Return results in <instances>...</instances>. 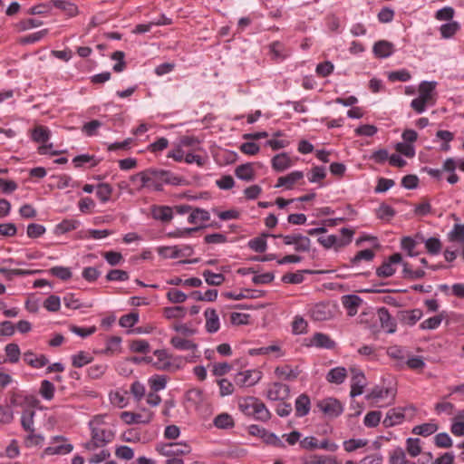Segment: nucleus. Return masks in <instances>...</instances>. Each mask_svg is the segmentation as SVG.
Returning a JSON list of instances; mask_svg holds the SVG:
<instances>
[{"label":"nucleus","instance_id":"obj_35","mask_svg":"<svg viewBox=\"0 0 464 464\" xmlns=\"http://www.w3.org/2000/svg\"><path fill=\"white\" fill-rule=\"evenodd\" d=\"M460 28L458 22L452 21L440 26V31L443 38L452 37Z\"/></svg>","mask_w":464,"mask_h":464},{"label":"nucleus","instance_id":"obj_47","mask_svg":"<svg viewBox=\"0 0 464 464\" xmlns=\"http://www.w3.org/2000/svg\"><path fill=\"white\" fill-rule=\"evenodd\" d=\"M425 247L429 254L437 255L440 252L441 242L437 237H430L425 241Z\"/></svg>","mask_w":464,"mask_h":464},{"label":"nucleus","instance_id":"obj_11","mask_svg":"<svg viewBox=\"0 0 464 464\" xmlns=\"http://www.w3.org/2000/svg\"><path fill=\"white\" fill-rule=\"evenodd\" d=\"M161 451L166 456L185 455L190 452V447L184 443H169L162 447Z\"/></svg>","mask_w":464,"mask_h":464},{"label":"nucleus","instance_id":"obj_37","mask_svg":"<svg viewBox=\"0 0 464 464\" xmlns=\"http://www.w3.org/2000/svg\"><path fill=\"white\" fill-rule=\"evenodd\" d=\"M92 361V357L85 352H80L72 356V364L73 367L81 368Z\"/></svg>","mask_w":464,"mask_h":464},{"label":"nucleus","instance_id":"obj_25","mask_svg":"<svg viewBox=\"0 0 464 464\" xmlns=\"http://www.w3.org/2000/svg\"><path fill=\"white\" fill-rule=\"evenodd\" d=\"M300 370L296 367L295 369H291L288 365H285L283 367H276L275 370V373L281 378L285 380H295L299 373Z\"/></svg>","mask_w":464,"mask_h":464},{"label":"nucleus","instance_id":"obj_19","mask_svg":"<svg viewBox=\"0 0 464 464\" xmlns=\"http://www.w3.org/2000/svg\"><path fill=\"white\" fill-rule=\"evenodd\" d=\"M236 176L245 181L255 179V170L251 163L241 164L235 169Z\"/></svg>","mask_w":464,"mask_h":464},{"label":"nucleus","instance_id":"obj_40","mask_svg":"<svg viewBox=\"0 0 464 464\" xmlns=\"http://www.w3.org/2000/svg\"><path fill=\"white\" fill-rule=\"evenodd\" d=\"M448 237L451 242L464 244V229L461 224H455L453 229L449 233Z\"/></svg>","mask_w":464,"mask_h":464},{"label":"nucleus","instance_id":"obj_61","mask_svg":"<svg viewBox=\"0 0 464 464\" xmlns=\"http://www.w3.org/2000/svg\"><path fill=\"white\" fill-rule=\"evenodd\" d=\"M442 319V314H438L433 317H430L420 324V328L429 330L436 329L441 324Z\"/></svg>","mask_w":464,"mask_h":464},{"label":"nucleus","instance_id":"obj_52","mask_svg":"<svg viewBox=\"0 0 464 464\" xmlns=\"http://www.w3.org/2000/svg\"><path fill=\"white\" fill-rule=\"evenodd\" d=\"M375 254L372 249L359 251L352 259V265H357L361 260L372 261Z\"/></svg>","mask_w":464,"mask_h":464},{"label":"nucleus","instance_id":"obj_27","mask_svg":"<svg viewBox=\"0 0 464 464\" xmlns=\"http://www.w3.org/2000/svg\"><path fill=\"white\" fill-rule=\"evenodd\" d=\"M422 316V311L420 309H413L410 311H404L401 313V320L409 324H415Z\"/></svg>","mask_w":464,"mask_h":464},{"label":"nucleus","instance_id":"obj_26","mask_svg":"<svg viewBox=\"0 0 464 464\" xmlns=\"http://www.w3.org/2000/svg\"><path fill=\"white\" fill-rule=\"evenodd\" d=\"M50 4L64 11L69 16H75L78 14V8L72 3L64 0H53Z\"/></svg>","mask_w":464,"mask_h":464},{"label":"nucleus","instance_id":"obj_55","mask_svg":"<svg viewBox=\"0 0 464 464\" xmlns=\"http://www.w3.org/2000/svg\"><path fill=\"white\" fill-rule=\"evenodd\" d=\"M420 439L409 438L407 440V451L411 457H416L421 452Z\"/></svg>","mask_w":464,"mask_h":464},{"label":"nucleus","instance_id":"obj_6","mask_svg":"<svg viewBox=\"0 0 464 464\" xmlns=\"http://www.w3.org/2000/svg\"><path fill=\"white\" fill-rule=\"evenodd\" d=\"M160 255L165 258H178L180 256H190L193 249L190 246H184L182 248L178 246H163L160 248Z\"/></svg>","mask_w":464,"mask_h":464},{"label":"nucleus","instance_id":"obj_15","mask_svg":"<svg viewBox=\"0 0 464 464\" xmlns=\"http://www.w3.org/2000/svg\"><path fill=\"white\" fill-rule=\"evenodd\" d=\"M206 330L208 333L213 334L219 329V318L215 309H207L205 311Z\"/></svg>","mask_w":464,"mask_h":464},{"label":"nucleus","instance_id":"obj_16","mask_svg":"<svg viewBox=\"0 0 464 464\" xmlns=\"http://www.w3.org/2000/svg\"><path fill=\"white\" fill-rule=\"evenodd\" d=\"M292 165V161L286 153H280L272 159V167L277 172H282Z\"/></svg>","mask_w":464,"mask_h":464},{"label":"nucleus","instance_id":"obj_38","mask_svg":"<svg viewBox=\"0 0 464 464\" xmlns=\"http://www.w3.org/2000/svg\"><path fill=\"white\" fill-rule=\"evenodd\" d=\"M54 385L48 380H44L41 382L40 394L45 400H52L54 395Z\"/></svg>","mask_w":464,"mask_h":464},{"label":"nucleus","instance_id":"obj_24","mask_svg":"<svg viewBox=\"0 0 464 464\" xmlns=\"http://www.w3.org/2000/svg\"><path fill=\"white\" fill-rule=\"evenodd\" d=\"M202 276H203L206 283L208 285H213V286L221 285L226 279V277L223 274H221V273L216 274L210 270L203 271Z\"/></svg>","mask_w":464,"mask_h":464},{"label":"nucleus","instance_id":"obj_46","mask_svg":"<svg viewBox=\"0 0 464 464\" xmlns=\"http://www.w3.org/2000/svg\"><path fill=\"white\" fill-rule=\"evenodd\" d=\"M49 272L53 276L60 278L61 280H63V281L70 279L72 276L70 268L64 267V266H53L49 270Z\"/></svg>","mask_w":464,"mask_h":464},{"label":"nucleus","instance_id":"obj_8","mask_svg":"<svg viewBox=\"0 0 464 464\" xmlns=\"http://www.w3.org/2000/svg\"><path fill=\"white\" fill-rule=\"evenodd\" d=\"M152 417L153 413L151 411H148L146 415L131 411H122L121 413V419L127 424H148L152 420Z\"/></svg>","mask_w":464,"mask_h":464},{"label":"nucleus","instance_id":"obj_32","mask_svg":"<svg viewBox=\"0 0 464 464\" xmlns=\"http://www.w3.org/2000/svg\"><path fill=\"white\" fill-rule=\"evenodd\" d=\"M35 412L32 410H26L23 412L21 418V425L23 429L28 432H34V417Z\"/></svg>","mask_w":464,"mask_h":464},{"label":"nucleus","instance_id":"obj_18","mask_svg":"<svg viewBox=\"0 0 464 464\" xmlns=\"http://www.w3.org/2000/svg\"><path fill=\"white\" fill-rule=\"evenodd\" d=\"M347 377V371L344 367H335L330 370L326 375V380L330 383L341 384Z\"/></svg>","mask_w":464,"mask_h":464},{"label":"nucleus","instance_id":"obj_12","mask_svg":"<svg viewBox=\"0 0 464 464\" xmlns=\"http://www.w3.org/2000/svg\"><path fill=\"white\" fill-rule=\"evenodd\" d=\"M394 45L386 40H380L373 45L372 52L378 58H387L393 53Z\"/></svg>","mask_w":464,"mask_h":464},{"label":"nucleus","instance_id":"obj_14","mask_svg":"<svg viewBox=\"0 0 464 464\" xmlns=\"http://www.w3.org/2000/svg\"><path fill=\"white\" fill-rule=\"evenodd\" d=\"M24 361L34 368H42L45 366L49 360L44 354H35L31 351H27L24 353Z\"/></svg>","mask_w":464,"mask_h":464},{"label":"nucleus","instance_id":"obj_28","mask_svg":"<svg viewBox=\"0 0 464 464\" xmlns=\"http://www.w3.org/2000/svg\"><path fill=\"white\" fill-rule=\"evenodd\" d=\"M269 236L270 235L264 233L260 237L251 239L248 242V246L257 253H264L267 247L266 237Z\"/></svg>","mask_w":464,"mask_h":464},{"label":"nucleus","instance_id":"obj_9","mask_svg":"<svg viewBox=\"0 0 464 464\" xmlns=\"http://www.w3.org/2000/svg\"><path fill=\"white\" fill-rule=\"evenodd\" d=\"M377 315L381 324V327L388 334H393L396 331V323L392 318L389 311L385 307L379 308Z\"/></svg>","mask_w":464,"mask_h":464},{"label":"nucleus","instance_id":"obj_45","mask_svg":"<svg viewBox=\"0 0 464 464\" xmlns=\"http://www.w3.org/2000/svg\"><path fill=\"white\" fill-rule=\"evenodd\" d=\"M149 382L152 392H157L165 388L167 377L165 375H156L150 378Z\"/></svg>","mask_w":464,"mask_h":464},{"label":"nucleus","instance_id":"obj_49","mask_svg":"<svg viewBox=\"0 0 464 464\" xmlns=\"http://www.w3.org/2000/svg\"><path fill=\"white\" fill-rule=\"evenodd\" d=\"M326 176L325 168L322 166L314 167L308 174L310 182H317L324 179Z\"/></svg>","mask_w":464,"mask_h":464},{"label":"nucleus","instance_id":"obj_29","mask_svg":"<svg viewBox=\"0 0 464 464\" xmlns=\"http://www.w3.org/2000/svg\"><path fill=\"white\" fill-rule=\"evenodd\" d=\"M210 215L208 211L202 208H195L188 216V222L190 224H198V222L208 221Z\"/></svg>","mask_w":464,"mask_h":464},{"label":"nucleus","instance_id":"obj_64","mask_svg":"<svg viewBox=\"0 0 464 464\" xmlns=\"http://www.w3.org/2000/svg\"><path fill=\"white\" fill-rule=\"evenodd\" d=\"M307 322L303 318L296 316L292 324L293 333L295 334H304L306 331Z\"/></svg>","mask_w":464,"mask_h":464},{"label":"nucleus","instance_id":"obj_51","mask_svg":"<svg viewBox=\"0 0 464 464\" xmlns=\"http://www.w3.org/2000/svg\"><path fill=\"white\" fill-rule=\"evenodd\" d=\"M5 353L9 361L13 363L17 362L20 357V349L16 343H8L5 348Z\"/></svg>","mask_w":464,"mask_h":464},{"label":"nucleus","instance_id":"obj_36","mask_svg":"<svg viewBox=\"0 0 464 464\" xmlns=\"http://www.w3.org/2000/svg\"><path fill=\"white\" fill-rule=\"evenodd\" d=\"M112 193V188L108 183H100L96 188V196L102 202H107Z\"/></svg>","mask_w":464,"mask_h":464},{"label":"nucleus","instance_id":"obj_54","mask_svg":"<svg viewBox=\"0 0 464 464\" xmlns=\"http://www.w3.org/2000/svg\"><path fill=\"white\" fill-rule=\"evenodd\" d=\"M366 386L365 378L361 379H352V384H351V392L350 395L351 397H355L358 395H361L363 392V388Z\"/></svg>","mask_w":464,"mask_h":464},{"label":"nucleus","instance_id":"obj_48","mask_svg":"<svg viewBox=\"0 0 464 464\" xmlns=\"http://www.w3.org/2000/svg\"><path fill=\"white\" fill-rule=\"evenodd\" d=\"M61 306L60 297L54 295L48 296L44 302V307L50 312L59 311Z\"/></svg>","mask_w":464,"mask_h":464},{"label":"nucleus","instance_id":"obj_50","mask_svg":"<svg viewBox=\"0 0 464 464\" xmlns=\"http://www.w3.org/2000/svg\"><path fill=\"white\" fill-rule=\"evenodd\" d=\"M139 321V314L132 312L128 314H124L120 318L119 324L121 327H131Z\"/></svg>","mask_w":464,"mask_h":464},{"label":"nucleus","instance_id":"obj_1","mask_svg":"<svg viewBox=\"0 0 464 464\" xmlns=\"http://www.w3.org/2000/svg\"><path fill=\"white\" fill-rule=\"evenodd\" d=\"M240 408L246 414H251L261 421H266L271 418V413L265 403L256 397L247 398L244 403L240 404Z\"/></svg>","mask_w":464,"mask_h":464},{"label":"nucleus","instance_id":"obj_56","mask_svg":"<svg viewBox=\"0 0 464 464\" xmlns=\"http://www.w3.org/2000/svg\"><path fill=\"white\" fill-rule=\"evenodd\" d=\"M125 53L121 51H116L111 54V59L118 61L116 64L113 66V71L116 72H122L126 67V63L124 61Z\"/></svg>","mask_w":464,"mask_h":464},{"label":"nucleus","instance_id":"obj_3","mask_svg":"<svg viewBox=\"0 0 464 464\" xmlns=\"http://www.w3.org/2000/svg\"><path fill=\"white\" fill-rule=\"evenodd\" d=\"M317 408L327 417L336 418L343 411V404L335 398L329 397L319 401Z\"/></svg>","mask_w":464,"mask_h":464},{"label":"nucleus","instance_id":"obj_43","mask_svg":"<svg viewBox=\"0 0 464 464\" xmlns=\"http://www.w3.org/2000/svg\"><path fill=\"white\" fill-rule=\"evenodd\" d=\"M381 418H382L381 411H370L364 417V420H363L364 425L366 427H370V428L376 427L380 423Z\"/></svg>","mask_w":464,"mask_h":464},{"label":"nucleus","instance_id":"obj_20","mask_svg":"<svg viewBox=\"0 0 464 464\" xmlns=\"http://www.w3.org/2000/svg\"><path fill=\"white\" fill-rule=\"evenodd\" d=\"M362 300L355 295H348L343 296V304L348 310L350 316L354 315L357 313V308L362 304Z\"/></svg>","mask_w":464,"mask_h":464},{"label":"nucleus","instance_id":"obj_39","mask_svg":"<svg viewBox=\"0 0 464 464\" xmlns=\"http://www.w3.org/2000/svg\"><path fill=\"white\" fill-rule=\"evenodd\" d=\"M295 250L297 252H308L311 247V240L309 237L298 234V237L294 243Z\"/></svg>","mask_w":464,"mask_h":464},{"label":"nucleus","instance_id":"obj_34","mask_svg":"<svg viewBox=\"0 0 464 464\" xmlns=\"http://www.w3.org/2000/svg\"><path fill=\"white\" fill-rule=\"evenodd\" d=\"M438 430V425L435 423H424L415 426L412 432L417 435L430 436Z\"/></svg>","mask_w":464,"mask_h":464},{"label":"nucleus","instance_id":"obj_31","mask_svg":"<svg viewBox=\"0 0 464 464\" xmlns=\"http://www.w3.org/2000/svg\"><path fill=\"white\" fill-rule=\"evenodd\" d=\"M214 425L218 429H229L234 427V420L228 413H221L214 419Z\"/></svg>","mask_w":464,"mask_h":464},{"label":"nucleus","instance_id":"obj_41","mask_svg":"<svg viewBox=\"0 0 464 464\" xmlns=\"http://www.w3.org/2000/svg\"><path fill=\"white\" fill-rule=\"evenodd\" d=\"M186 314V308L184 306L166 307L164 309V315L168 319L182 318Z\"/></svg>","mask_w":464,"mask_h":464},{"label":"nucleus","instance_id":"obj_4","mask_svg":"<svg viewBox=\"0 0 464 464\" xmlns=\"http://www.w3.org/2000/svg\"><path fill=\"white\" fill-rule=\"evenodd\" d=\"M261 372L256 370H247L238 372L235 376V383L239 387H250L257 383L261 379Z\"/></svg>","mask_w":464,"mask_h":464},{"label":"nucleus","instance_id":"obj_53","mask_svg":"<svg viewBox=\"0 0 464 464\" xmlns=\"http://www.w3.org/2000/svg\"><path fill=\"white\" fill-rule=\"evenodd\" d=\"M368 443V441L366 440H362V439H358V440H355V439H351L349 440H345L343 442V447H344V450L348 452H352V451H354L356 450L357 449H360V448H362L364 446H366Z\"/></svg>","mask_w":464,"mask_h":464},{"label":"nucleus","instance_id":"obj_44","mask_svg":"<svg viewBox=\"0 0 464 464\" xmlns=\"http://www.w3.org/2000/svg\"><path fill=\"white\" fill-rule=\"evenodd\" d=\"M376 215L380 219L389 220L395 215V210L392 207L382 203L376 210Z\"/></svg>","mask_w":464,"mask_h":464},{"label":"nucleus","instance_id":"obj_30","mask_svg":"<svg viewBox=\"0 0 464 464\" xmlns=\"http://www.w3.org/2000/svg\"><path fill=\"white\" fill-rule=\"evenodd\" d=\"M50 138V130L42 125L36 126L32 133V139L38 143H45Z\"/></svg>","mask_w":464,"mask_h":464},{"label":"nucleus","instance_id":"obj_42","mask_svg":"<svg viewBox=\"0 0 464 464\" xmlns=\"http://www.w3.org/2000/svg\"><path fill=\"white\" fill-rule=\"evenodd\" d=\"M73 447L72 444H62L59 446H50L44 450V453L48 455L53 454H67L72 450Z\"/></svg>","mask_w":464,"mask_h":464},{"label":"nucleus","instance_id":"obj_60","mask_svg":"<svg viewBox=\"0 0 464 464\" xmlns=\"http://www.w3.org/2000/svg\"><path fill=\"white\" fill-rule=\"evenodd\" d=\"M406 462V455L401 448H397L392 452L390 456L391 464H405Z\"/></svg>","mask_w":464,"mask_h":464},{"label":"nucleus","instance_id":"obj_22","mask_svg":"<svg viewBox=\"0 0 464 464\" xmlns=\"http://www.w3.org/2000/svg\"><path fill=\"white\" fill-rule=\"evenodd\" d=\"M312 343L316 347L327 349L334 348L335 345V343L328 335L322 333L314 334L312 339Z\"/></svg>","mask_w":464,"mask_h":464},{"label":"nucleus","instance_id":"obj_62","mask_svg":"<svg viewBox=\"0 0 464 464\" xmlns=\"http://www.w3.org/2000/svg\"><path fill=\"white\" fill-rule=\"evenodd\" d=\"M45 232V227L40 224H29L27 227V236L31 238H36L44 235Z\"/></svg>","mask_w":464,"mask_h":464},{"label":"nucleus","instance_id":"obj_23","mask_svg":"<svg viewBox=\"0 0 464 464\" xmlns=\"http://www.w3.org/2000/svg\"><path fill=\"white\" fill-rule=\"evenodd\" d=\"M170 343L178 350L195 351L198 348V345L195 343L180 336H173L170 339Z\"/></svg>","mask_w":464,"mask_h":464},{"label":"nucleus","instance_id":"obj_2","mask_svg":"<svg viewBox=\"0 0 464 464\" xmlns=\"http://www.w3.org/2000/svg\"><path fill=\"white\" fill-rule=\"evenodd\" d=\"M114 432L111 430L92 428V440L85 444L86 449L92 450L96 448L102 447L106 443L112 440Z\"/></svg>","mask_w":464,"mask_h":464},{"label":"nucleus","instance_id":"obj_58","mask_svg":"<svg viewBox=\"0 0 464 464\" xmlns=\"http://www.w3.org/2000/svg\"><path fill=\"white\" fill-rule=\"evenodd\" d=\"M108 281H126L129 279V274L124 270L112 269L106 275Z\"/></svg>","mask_w":464,"mask_h":464},{"label":"nucleus","instance_id":"obj_5","mask_svg":"<svg viewBox=\"0 0 464 464\" xmlns=\"http://www.w3.org/2000/svg\"><path fill=\"white\" fill-rule=\"evenodd\" d=\"M290 388L281 382H274L268 386L266 398L271 401H285L289 397Z\"/></svg>","mask_w":464,"mask_h":464},{"label":"nucleus","instance_id":"obj_33","mask_svg":"<svg viewBox=\"0 0 464 464\" xmlns=\"http://www.w3.org/2000/svg\"><path fill=\"white\" fill-rule=\"evenodd\" d=\"M274 59L284 60L288 56L285 45L280 42H274L269 45Z\"/></svg>","mask_w":464,"mask_h":464},{"label":"nucleus","instance_id":"obj_10","mask_svg":"<svg viewBox=\"0 0 464 464\" xmlns=\"http://www.w3.org/2000/svg\"><path fill=\"white\" fill-rule=\"evenodd\" d=\"M304 178V173L299 170L293 171L286 176L279 177L276 188L285 187L286 189L293 188L294 185Z\"/></svg>","mask_w":464,"mask_h":464},{"label":"nucleus","instance_id":"obj_21","mask_svg":"<svg viewBox=\"0 0 464 464\" xmlns=\"http://www.w3.org/2000/svg\"><path fill=\"white\" fill-rule=\"evenodd\" d=\"M151 214L153 218L162 222H169L172 219V209L167 206L154 207Z\"/></svg>","mask_w":464,"mask_h":464},{"label":"nucleus","instance_id":"obj_17","mask_svg":"<svg viewBox=\"0 0 464 464\" xmlns=\"http://www.w3.org/2000/svg\"><path fill=\"white\" fill-rule=\"evenodd\" d=\"M295 415L304 417L309 413L311 401L306 394H301L295 401Z\"/></svg>","mask_w":464,"mask_h":464},{"label":"nucleus","instance_id":"obj_57","mask_svg":"<svg viewBox=\"0 0 464 464\" xmlns=\"http://www.w3.org/2000/svg\"><path fill=\"white\" fill-rule=\"evenodd\" d=\"M168 299L174 304L184 303L187 299V295L178 289H170L167 294Z\"/></svg>","mask_w":464,"mask_h":464},{"label":"nucleus","instance_id":"obj_63","mask_svg":"<svg viewBox=\"0 0 464 464\" xmlns=\"http://www.w3.org/2000/svg\"><path fill=\"white\" fill-rule=\"evenodd\" d=\"M395 149L399 153L408 158H413L415 155V150L411 144L399 142L396 144Z\"/></svg>","mask_w":464,"mask_h":464},{"label":"nucleus","instance_id":"obj_59","mask_svg":"<svg viewBox=\"0 0 464 464\" xmlns=\"http://www.w3.org/2000/svg\"><path fill=\"white\" fill-rule=\"evenodd\" d=\"M435 444L439 448H450L452 446V440L448 433L441 432L435 436Z\"/></svg>","mask_w":464,"mask_h":464},{"label":"nucleus","instance_id":"obj_7","mask_svg":"<svg viewBox=\"0 0 464 464\" xmlns=\"http://www.w3.org/2000/svg\"><path fill=\"white\" fill-rule=\"evenodd\" d=\"M436 82L427 81L420 82V84L419 85V97L430 102L431 106L434 105L436 102Z\"/></svg>","mask_w":464,"mask_h":464},{"label":"nucleus","instance_id":"obj_13","mask_svg":"<svg viewBox=\"0 0 464 464\" xmlns=\"http://www.w3.org/2000/svg\"><path fill=\"white\" fill-rule=\"evenodd\" d=\"M404 409L402 408H394L391 409L387 414L382 423L386 428L395 426L400 424L404 420Z\"/></svg>","mask_w":464,"mask_h":464}]
</instances>
